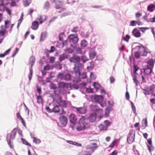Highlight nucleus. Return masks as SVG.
<instances>
[{"mask_svg": "<svg viewBox=\"0 0 155 155\" xmlns=\"http://www.w3.org/2000/svg\"><path fill=\"white\" fill-rule=\"evenodd\" d=\"M84 65L80 63H76L74 65L73 68V73L74 74L75 76L73 81L75 83H77L80 82L81 79H85L87 76L85 72L81 73V71L84 68Z\"/></svg>", "mask_w": 155, "mask_h": 155, "instance_id": "1", "label": "nucleus"}, {"mask_svg": "<svg viewBox=\"0 0 155 155\" xmlns=\"http://www.w3.org/2000/svg\"><path fill=\"white\" fill-rule=\"evenodd\" d=\"M58 87L53 93L50 94V95H60L61 93L63 94H65L70 88V85L68 83L60 82L58 83Z\"/></svg>", "mask_w": 155, "mask_h": 155, "instance_id": "2", "label": "nucleus"}, {"mask_svg": "<svg viewBox=\"0 0 155 155\" xmlns=\"http://www.w3.org/2000/svg\"><path fill=\"white\" fill-rule=\"evenodd\" d=\"M49 97L52 98L53 101L56 102L59 105L63 107H66L67 104L65 101H62V98L60 95H50Z\"/></svg>", "mask_w": 155, "mask_h": 155, "instance_id": "3", "label": "nucleus"}, {"mask_svg": "<svg viewBox=\"0 0 155 155\" xmlns=\"http://www.w3.org/2000/svg\"><path fill=\"white\" fill-rule=\"evenodd\" d=\"M45 109L49 113H58L60 111L58 106L54 104H50V106L46 107Z\"/></svg>", "mask_w": 155, "mask_h": 155, "instance_id": "4", "label": "nucleus"}, {"mask_svg": "<svg viewBox=\"0 0 155 155\" xmlns=\"http://www.w3.org/2000/svg\"><path fill=\"white\" fill-rule=\"evenodd\" d=\"M135 132L133 130H130L128 136L127 138V140L129 143H132L135 139Z\"/></svg>", "mask_w": 155, "mask_h": 155, "instance_id": "5", "label": "nucleus"}, {"mask_svg": "<svg viewBox=\"0 0 155 155\" xmlns=\"http://www.w3.org/2000/svg\"><path fill=\"white\" fill-rule=\"evenodd\" d=\"M98 147L97 144L95 143H91L90 144L87 146L86 148L87 150H90L89 151L92 153L97 149Z\"/></svg>", "mask_w": 155, "mask_h": 155, "instance_id": "6", "label": "nucleus"}, {"mask_svg": "<svg viewBox=\"0 0 155 155\" xmlns=\"http://www.w3.org/2000/svg\"><path fill=\"white\" fill-rule=\"evenodd\" d=\"M70 43L75 44L77 43L78 41V38L77 35L74 34H71L68 37Z\"/></svg>", "mask_w": 155, "mask_h": 155, "instance_id": "7", "label": "nucleus"}, {"mask_svg": "<svg viewBox=\"0 0 155 155\" xmlns=\"http://www.w3.org/2000/svg\"><path fill=\"white\" fill-rule=\"evenodd\" d=\"M69 61L71 62H73L76 63H80L79 62L81 61V58L78 56H76L73 55L72 57H70L69 59Z\"/></svg>", "mask_w": 155, "mask_h": 155, "instance_id": "8", "label": "nucleus"}, {"mask_svg": "<svg viewBox=\"0 0 155 155\" xmlns=\"http://www.w3.org/2000/svg\"><path fill=\"white\" fill-rule=\"evenodd\" d=\"M59 120L61 125L63 127L66 126L68 122V119L64 116L60 117Z\"/></svg>", "mask_w": 155, "mask_h": 155, "instance_id": "9", "label": "nucleus"}, {"mask_svg": "<svg viewBox=\"0 0 155 155\" xmlns=\"http://www.w3.org/2000/svg\"><path fill=\"white\" fill-rule=\"evenodd\" d=\"M90 108L91 111L99 112L100 114L102 113V110L100 109L97 108L96 105L91 104L90 106Z\"/></svg>", "mask_w": 155, "mask_h": 155, "instance_id": "10", "label": "nucleus"}, {"mask_svg": "<svg viewBox=\"0 0 155 155\" xmlns=\"http://www.w3.org/2000/svg\"><path fill=\"white\" fill-rule=\"evenodd\" d=\"M91 98H94L95 101L99 104L101 103L103 101V97L102 96L95 95Z\"/></svg>", "mask_w": 155, "mask_h": 155, "instance_id": "11", "label": "nucleus"}, {"mask_svg": "<svg viewBox=\"0 0 155 155\" xmlns=\"http://www.w3.org/2000/svg\"><path fill=\"white\" fill-rule=\"evenodd\" d=\"M144 73L147 75H150L151 74L152 70L148 65L146 66L143 68Z\"/></svg>", "mask_w": 155, "mask_h": 155, "instance_id": "12", "label": "nucleus"}, {"mask_svg": "<svg viewBox=\"0 0 155 155\" xmlns=\"http://www.w3.org/2000/svg\"><path fill=\"white\" fill-rule=\"evenodd\" d=\"M69 120L70 122L73 124H75L77 122V118L75 115L73 114H71L69 116Z\"/></svg>", "mask_w": 155, "mask_h": 155, "instance_id": "13", "label": "nucleus"}, {"mask_svg": "<svg viewBox=\"0 0 155 155\" xmlns=\"http://www.w3.org/2000/svg\"><path fill=\"white\" fill-rule=\"evenodd\" d=\"M80 122H82V124L86 127L88 126V120L87 118H85L84 117H81L79 120Z\"/></svg>", "mask_w": 155, "mask_h": 155, "instance_id": "14", "label": "nucleus"}, {"mask_svg": "<svg viewBox=\"0 0 155 155\" xmlns=\"http://www.w3.org/2000/svg\"><path fill=\"white\" fill-rule=\"evenodd\" d=\"M135 49L138 50V51H140V52L141 53V52L140 51L141 49H142L143 51L144 52L143 54H142L143 56H146L147 55V52L145 50V48L144 47L141 48L139 46H136Z\"/></svg>", "mask_w": 155, "mask_h": 155, "instance_id": "15", "label": "nucleus"}, {"mask_svg": "<svg viewBox=\"0 0 155 155\" xmlns=\"http://www.w3.org/2000/svg\"><path fill=\"white\" fill-rule=\"evenodd\" d=\"M132 33L133 35L136 38H139L141 35L140 31L136 28H135L133 30Z\"/></svg>", "mask_w": 155, "mask_h": 155, "instance_id": "16", "label": "nucleus"}, {"mask_svg": "<svg viewBox=\"0 0 155 155\" xmlns=\"http://www.w3.org/2000/svg\"><path fill=\"white\" fill-rule=\"evenodd\" d=\"M97 117V114L94 113L91 114L89 117V120L91 122L95 121Z\"/></svg>", "mask_w": 155, "mask_h": 155, "instance_id": "17", "label": "nucleus"}, {"mask_svg": "<svg viewBox=\"0 0 155 155\" xmlns=\"http://www.w3.org/2000/svg\"><path fill=\"white\" fill-rule=\"evenodd\" d=\"M63 4L62 1H60L59 0H58L55 2L56 6L55 8L56 9L60 8L62 6Z\"/></svg>", "mask_w": 155, "mask_h": 155, "instance_id": "18", "label": "nucleus"}, {"mask_svg": "<svg viewBox=\"0 0 155 155\" xmlns=\"http://www.w3.org/2000/svg\"><path fill=\"white\" fill-rule=\"evenodd\" d=\"M6 7L4 4L3 2L0 3V14L2 17V13L5 10Z\"/></svg>", "mask_w": 155, "mask_h": 155, "instance_id": "19", "label": "nucleus"}, {"mask_svg": "<svg viewBox=\"0 0 155 155\" xmlns=\"http://www.w3.org/2000/svg\"><path fill=\"white\" fill-rule=\"evenodd\" d=\"M155 9V4H150L147 7V10L150 12H153Z\"/></svg>", "mask_w": 155, "mask_h": 155, "instance_id": "20", "label": "nucleus"}, {"mask_svg": "<svg viewBox=\"0 0 155 155\" xmlns=\"http://www.w3.org/2000/svg\"><path fill=\"white\" fill-rule=\"evenodd\" d=\"M87 69L88 71H91L93 69L94 67V63L93 61H91L88 64Z\"/></svg>", "mask_w": 155, "mask_h": 155, "instance_id": "21", "label": "nucleus"}, {"mask_svg": "<svg viewBox=\"0 0 155 155\" xmlns=\"http://www.w3.org/2000/svg\"><path fill=\"white\" fill-rule=\"evenodd\" d=\"M82 122L79 121V124L77 126V129L78 130L81 131L84 130L85 128V127L82 124Z\"/></svg>", "mask_w": 155, "mask_h": 155, "instance_id": "22", "label": "nucleus"}, {"mask_svg": "<svg viewBox=\"0 0 155 155\" xmlns=\"http://www.w3.org/2000/svg\"><path fill=\"white\" fill-rule=\"evenodd\" d=\"M32 27H31V28L34 30H36L37 29L38 27V22L37 21H34L32 23Z\"/></svg>", "mask_w": 155, "mask_h": 155, "instance_id": "23", "label": "nucleus"}, {"mask_svg": "<svg viewBox=\"0 0 155 155\" xmlns=\"http://www.w3.org/2000/svg\"><path fill=\"white\" fill-rule=\"evenodd\" d=\"M89 54L90 58L92 60L95 58L96 53L94 51H90L89 52Z\"/></svg>", "mask_w": 155, "mask_h": 155, "instance_id": "24", "label": "nucleus"}, {"mask_svg": "<svg viewBox=\"0 0 155 155\" xmlns=\"http://www.w3.org/2000/svg\"><path fill=\"white\" fill-rule=\"evenodd\" d=\"M16 129L14 128L12 131L10 135V138L12 140L15 139L16 133Z\"/></svg>", "mask_w": 155, "mask_h": 155, "instance_id": "25", "label": "nucleus"}, {"mask_svg": "<svg viewBox=\"0 0 155 155\" xmlns=\"http://www.w3.org/2000/svg\"><path fill=\"white\" fill-rule=\"evenodd\" d=\"M147 123L146 119L142 120V129H144L147 126Z\"/></svg>", "mask_w": 155, "mask_h": 155, "instance_id": "26", "label": "nucleus"}, {"mask_svg": "<svg viewBox=\"0 0 155 155\" xmlns=\"http://www.w3.org/2000/svg\"><path fill=\"white\" fill-rule=\"evenodd\" d=\"M92 153L91 152L88 150H84L80 152L78 155H91Z\"/></svg>", "mask_w": 155, "mask_h": 155, "instance_id": "27", "label": "nucleus"}, {"mask_svg": "<svg viewBox=\"0 0 155 155\" xmlns=\"http://www.w3.org/2000/svg\"><path fill=\"white\" fill-rule=\"evenodd\" d=\"M77 110L79 113L81 114H84L86 111V109L83 107L77 108Z\"/></svg>", "mask_w": 155, "mask_h": 155, "instance_id": "28", "label": "nucleus"}, {"mask_svg": "<svg viewBox=\"0 0 155 155\" xmlns=\"http://www.w3.org/2000/svg\"><path fill=\"white\" fill-rule=\"evenodd\" d=\"M112 109V107H108L105 109V115L106 116L108 117L110 114V111Z\"/></svg>", "mask_w": 155, "mask_h": 155, "instance_id": "29", "label": "nucleus"}, {"mask_svg": "<svg viewBox=\"0 0 155 155\" xmlns=\"http://www.w3.org/2000/svg\"><path fill=\"white\" fill-rule=\"evenodd\" d=\"M9 135V134H8L7 135L6 137L7 140L9 147L10 148L12 149L13 148V144L11 142L10 139L8 138Z\"/></svg>", "mask_w": 155, "mask_h": 155, "instance_id": "30", "label": "nucleus"}, {"mask_svg": "<svg viewBox=\"0 0 155 155\" xmlns=\"http://www.w3.org/2000/svg\"><path fill=\"white\" fill-rule=\"evenodd\" d=\"M35 61V59L34 57L31 56L29 59V63L31 64V66L32 67L33 66Z\"/></svg>", "mask_w": 155, "mask_h": 155, "instance_id": "31", "label": "nucleus"}, {"mask_svg": "<svg viewBox=\"0 0 155 155\" xmlns=\"http://www.w3.org/2000/svg\"><path fill=\"white\" fill-rule=\"evenodd\" d=\"M68 58V55L65 54H63L59 56V60L60 61H62Z\"/></svg>", "mask_w": 155, "mask_h": 155, "instance_id": "32", "label": "nucleus"}, {"mask_svg": "<svg viewBox=\"0 0 155 155\" xmlns=\"http://www.w3.org/2000/svg\"><path fill=\"white\" fill-rule=\"evenodd\" d=\"M72 77L71 75L68 74L64 75V80L66 81H69L71 80Z\"/></svg>", "mask_w": 155, "mask_h": 155, "instance_id": "33", "label": "nucleus"}, {"mask_svg": "<svg viewBox=\"0 0 155 155\" xmlns=\"http://www.w3.org/2000/svg\"><path fill=\"white\" fill-rule=\"evenodd\" d=\"M47 17L44 16H40V18L38 19L40 21V24L44 22L47 19Z\"/></svg>", "mask_w": 155, "mask_h": 155, "instance_id": "34", "label": "nucleus"}, {"mask_svg": "<svg viewBox=\"0 0 155 155\" xmlns=\"http://www.w3.org/2000/svg\"><path fill=\"white\" fill-rule=\"evenodd\" d=\"M88 45L87 42L85 40H84L82 41L81 43V46L82 48H84L86 47Z\"/></svg>", "mask_w": 155, "mask_h": 155, "instance_id": "35", "label": "nucleus"}, {"mask_svg": "<svg viewBox=\"0 0 155 155\" xmlns=\"http://www.w3.org/2000/svg\"><path fill=\"white\" fill-rule=\"evenodd\" d=\"M31 2V0H23V1L24 5L25 7H27L29 5Z\"/></svg>", "mask_w": 155, "mask_h": 155, "instance_id": "36", "label": "nucleus"}, {"mask_svg": "<svg viewBox=\"0 0 155 155\" xmlns=\"http://www.w3.org/2000/svg\"><path fill=\"white\" fill-rule=\"evenodd\" d=\"M81 60L83 63H85L86 61H88V58L84 55H83L81 56Z\"/></svg>", "mask_w": 155, "mask_h": 155, "instance_id": "37", "label": "nucleus"}, {"mask_svg": "<svg viewBox=\"0 0 155 155\" xmlns=\"http://www.w3.org/2000/svg\"><path fill=\"white\" fill-rule=\"evenodd\" d=\"M49 87L51 89L54 90V93L57 88L56 84L53 83L49 85Z\"/></svg>", "mask_w": 155, "mask_h": 155, "instance_id": "38", "label": "nucleus"}, {"mask_svg": "<svg viewBox=\"0 0 155 155\" xmlns=\"http://www.w3.org/2000/svg\"><path fill=\"white\" fill-rule=\"evenodd\" d=\"M64 75L63 74L59 73L57 76V78L58 79L61 80L64 79Z\"/></svg>", "mask_w": 155, "mask_h": 155, "instance_id": "39", "label": "nucleus"}, {"mask_svg": "<svg viewBox=\"0 0 155 155\" xmlns=\"http://www.w3.org/2000/svg\"><path fill=\"white\" fill-rule=\"evenodd\" d=\"M50 7V3L48 2L47 1L46 2L45 4L44 8L47 10H48Z\"/></svg>", "mask_w": 155, "mask_h": 155, "instance_id": "40", "label": "nucleus"}, {"mask_svg": "<svg viewBox=\"0 0 155 155\" xmlns=\"http://www.w3.org/2000/svg\"><path fill=\"white\" fill-rule=\"evenodd\" d=\"M64 51L66 53L72 54L73 52V50L70 48L65 49L64 50Z\"/></svg>", "mask_w": 155, "mask_h": 155, "instance_id": "41", "label": "nucleus"}, {"mask_svg": "<svg viewBox=\"0 0 155 155\" xmlns=\"http://www.w3.org/2000/svg\"><path fill=\"white\" fill-rule=\"evenodd\" d=\"M65 37V36L64 33H61L59 35V40L61 41H62L63 40L64 38Z\"/></svg>", "mask_w": 155, "mask_h": 155, "instance_id": "42", "label": "nucleus"}, {"mask_svg": "<svg viewBox=\"0 0 155 155\" xmlns=\"http://www.w3.org/2000/svg\"><path fill=\"white\" fill-rule=\"evenodd\" d=\"M55 67L57 69L60 70L62 68V64L58 63L56 64Z\"/></svg>", "mask_w": 155, "mask_h": 155, "instance_id": "43", "label": "nucleus"}, {"mask_svg": "<svg viewBox=\"0 0 155 155\" xmlns=\"http://www.w3.org/2000/svg\"><path fill=\"white\" fill-rule=\"evenodd\" d=\"M32 138L33 139V142L35 143L39 144L41 142V140L39 139H37L35 137H33Z\"/></svg>", "mask_w": 155, "mask_h": 155, "instance_id": "44", "label": "nucleus"}, {"mask_svg": "<svg viewBox=\"0 0 155 155\" xmlns=\"http://www.w3.org/2000/svg\"><path fill=\"white\" fill-rule=\"evenodd\" d=\"M33 74V70L32 67L31 66V68L30 69V73L28 75V77L29 78V80L30 81L32 77V75Z\"/></svg>", "mask_w": 155, "mask_h": 155, "instance_id": "45", "label": "nucleus"}, {"mask_svg": "<svg viewBox=\"0 0 155 155\" xmlns=\"http://www.w3.org/2000/svg\"><path fill=\"white\" fill-rule=\"evenodd\" d=\"M93 86L97 90V89H99L101 87V86L99 84L96 82H94V83Z\"/></svg>", "mask_w": 155, "mask_h": 155, "instance_id": "46", "label": "nucleus"}, {"mask_svg": "<svg viewBox=\"0 0 155 155\" xmlns=\"http://www.w3.org/2000/svg\"><path fill=\"white\" fill-rule=\"evenodd\" d=\"M134 74H137V71L139 69L138 66L136 65H134Z\"/></svg>", "mask_w": 155, "mask_h": 155, "instance_id": "47", "label": "nucleus"}, {"mask_svg": "<svg viewBox=\"0 0 155 155\" xmlns=\"http://www.w3.org/2000/svg\"><path fill=\"white\" fill-rule=\"evenodd\" d=\"M21 140L23 143L27 145L31 146V145L30 144L28 143V142L25 139L23 138H21Z\"/></svg>", "mask_w": 155, "mask_h": 155, "instance_id": "48", "label": "nucleus"}, {"mask_svg": "<svg viewBox=\"0 0 155 155\" xmlns=\"http://www.w3.org/2000/svg\"><path fill=\"white\" fill-rule=\"evenodd\" d=\"M141 53L140 52V51L135 52V57L136 58H140V54Z\"/></svg>", "mask_w": 155, "mask_h": 155, "instance_id": "49", "label": "nucleus"}, {"mask_svg": "<svg viewBox=\"0 0 155 155\" xmlns=\"http://www.w3.org/2000/svg\"><path fill=\"white\" fill-rule=\"evenodd\" d=\"M45 33H42L41 35L40 41H43L45 39Z\"/></svg>", "mask_w": 155, "mask_h": 155, "instance_id": "50", "label": "nucleus"}, {"mask_svg": "<svg viewBox=\"0 0 155 155\" xmlns=\"http://www.w3.org/2000/svg\"><path fill=\"white\" fill-rule=\"evenodd\" d=\"M104 124L106 125V127H107L110 125V122L108 120H106L104 122Z\"/></svg>", "mask_w": 155, "mask_h": 155, "instance_id": "51", "label": "nucleus"}, {"mask_svg": "<svg viewBox=\"0 0 155 155\" xmlns=\"http://www.w3.org/2000/svg\"><path fill=\"white\" fill-rule=\"evenodd\" d=\"M76 52L77 54H82L81 49L80 48H76Z\"/></svg>", "mask_w": 155, "mask_h": 155, "instance_id": "52", "label": "nucleus"}, {"mask_svg": "<svg viewBox=\"0 0 155 155\" xmlns=\"http://www.w3.org/2000/svg\"><path fill=\"white\" fill-rule=\"evenodd\" d=\"M6 32V30L5 29H3L2 30L0 31V37L1 36H4Z\"/></svg>", "mask_w": 155, "mask_h": 155, "instance_id": "53", "label": "nucleus"}, {"mask_svg": "<svg viewBox=\"0 0 155 155\" xmlns=\"http://www.w3.org/2000/svg\"><path fill=\"white\" fill-rule=\"evenodd\" d=\"M37 102L39 103H41L42 101V99L41 96L39 95L37 96Z\"/></svg>", "mask_w": 155, "mask_h": 155, "instance_id": "54", "label": "nucleus"}, {"mask_svg": "<svg viewBox=\"0 0 155 155\" xmlns=\"http://www.w3.org/2000/svg\"><path fill=\"white\" fill-rule=\"evenodd\" d=\"M133 78V80H134V82L135 83V84L136 85V86H137L139 85V84H140L139 83L138 81L137 80L136 78L134 77Z\"/></svg>", "mask_w": 155, "mask_h": 155, "instance_id": "55", "label": "nucleus"}, {"mask_svg": "<svg viewBox=\"0 0 155 155\" xmlns=\"http://www.w3.org/2000/svg\"><path fill=\"white\" fill-rule=\"evenodd\" d=\"M86 91L87 93H92L93 92V89L91 88H86Z\"/></svg>", "mask_w": 155, "mask_h": 155, "instance_id": "56", "label": "nucleus"}, {"mask_svg": "<svg viewBox=\"0 0 155 155\" xmlns=\"http://www.w3.org/2000/svg\"><path fill=\"white\" fill-rule=\"evenodd\" d=\"M148 64L151 67H153L154 65V63L152 60H150L148 63Z\"/></svg>", "mask_w": 155, "mask_h": 155, "instance_id": "57", "label": "nucleus"}, {"mask_svg": "<svg viewBox=\"0 0 155 155\" xmlns=\"http://www.w3.org/2000/svg\"><path fill=\"white\" fill-rule=\"evenodd\" d=\"M141 15V14L139 12H137L135 14V17L137 18H139Z\"/></svg>", "mask_w": 155, "mask_h": 155, "instance_id": "58", "label": "nucleus"}, {"mask_svg": "<svg viewBox=\"0 0 155 155\" xmlns=\"http://www.w3.org/2000/svg\"><path fill=\"white\" fill-rule=\"evenodd\" d=\"M99 127L101 130H106L107 129V127L103 124L100 125Z\"/></svg>", "mask_w": 155, "mask_h": 155, "instance_id": "59", "label": "nucleus"}, {"mask_svg": "<svg viewBox=\"0 0 155 155\" xmlns=\"http://www.w3.org/2000/svg\"><path fill=\"white\" fill-rule=\"evenodd\" d=\"M67 142L73 145H75V144H77V143H76V142H73V141L71 140H67Z\"/></svg>", "mask_w": 155, "mask_h": 155, "instance_id": "60", "label": "nucleus"}, {"mask_svg": "<svg viewBox=\"0 0 155 155\" xmlns=\"http://www.w3.org/2000/svg\"><path fill=\"white\" fill-rule=\"evenodd\" d=\"M78 30V27H74L73 29L71 30V31L74 32H77Z\"/></svg>", "mask_w": 155, "mask_h": 155, "instance_id": "61", "label": "nucleus"}, {"mask_svg": "<svg viewBox=\"0 0 155 155\" xmlns=\"http://www.w3.org/2000/svg\"><path fill=\"white\" fill-rule=\"evenodd\" d=\"M110 83L111 84L113 83L115 81L114 78L113 77H110Z\"/></svg>", "mask_w": 155, "mask_h": 155, "instance_id": "62", "label": "nucleus"}, {"mask_svg": "<svg viewBox=\"0 0 155 155\" xmlns=\"http://www.w3.org/2000/svg\"><path fill=\"white\" fill-rule=\"evenodd\" d=\"M131 105H132V108L133 110V112L134 113H136V108L134 105L133 103L132 102L131 103Z\"/></svg>", "mask_w": 155, "mask_h": 155, "instance_id": "63", "label": "nucleus"}, {"mask_svg": "<svg viewBox=\"0 0 155 155\" xmlns=\"http://www.w3.org/2000/svg\"><path fill=\"white\" fill-rule=\"evenodd\" d=\"M130 38V36L128 35H126L125 37L124 38V40L126 41H127Z\"/></svg>", "mask_w": 155, "mask_h": 155, "instance_id": "64", "label": "nucleus"}]
</instances>
